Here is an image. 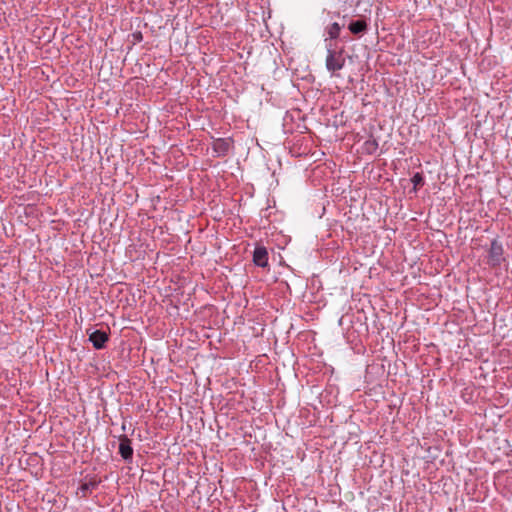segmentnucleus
Instances as JSON below:
<instances>
[{"instance_id":"6","label":"nucleus","mask_w":512,"mask_h":512,"mask_svg":"<svg viewBox=\"0 0 512 512\" xmlns=\"http://www.w3.org/2000/svg\"><path fill=\"white\" fill-rule=\"evenodd\" d=\"M233 146V140L231 138H218L214 140L212 148L216 153V156H226Z\"/></svg>"},{"instance_id":"12","label":"nucleus","mask_w":512,"mask_h":512,"mask_svg":"<svg viewBox=\"0 0 512 512\" xmlns=\"http://www.w3.org/2000/svg\"><path fill=\"white\" fill-rule=\"evenodd\" d=\"M134 37L138 40H141L142 39V34L139 32L137 34H134Z\"/></svg>"},{"instance_id":"1","label":"nucleus","mask_w":512,"mask_h":512,"mask_svg":"<svg viewBox=\"0 0 512 512\" xmlns=\"http://www.w3.org/2000/svg\"><path fill=\"white\" fill-rule=\"evenodd\" d=\"M327 57H326V68L328 71L334 73L341 70L345 65V57L343 56V48L336 51L332 44H327Z\"/></svg>"},{"instance_id":"11","label":"nucleus","mask_w":512,"mask_h":512,"mask_svg":"<svg viewBox=\"0 0 512 512\" xmlns=\"http://www.w3.org/2000/svg\"><path fill=\"white\" fill-rule=\"evenodd\" d=\"M378 149V142L376 139H368L364 142V150L369 154H374Z\"/></svg>"},{"instance_id":"9","label":"nucleus","mask_w":512,"mask_h":512,"mask_svg":"<svg viewBox=\"0 0 512 512\" xmlns=\"http://www.w3.org/2000/svg\"><path fill=\"white\" fill-rule=\"evenodd\" d=\"M341 26L334 22L327 28V33L330 39H337L340 35Z\"/></svg>"},{"instance_id":"7","label":"nucleus","mask_w":512,"mask_h":512,"mask_svg":"<svg viewBox=\"0 0 512 512\" xmlns=\"http://www.w3.org/2000/svg\"><path fill=\"white\" fill-rule=\"evenodd\" d=\"M89 340L95 349H103L109 340V333L104 330H95L89 335Z\"/></svg>"},{"instance_id":"5","label":"nucleus","mask_w":512,"mask_h":512,"mask_svg":"<svg viewBox=\"0 0 512 512\" xmlns=\"http://www.w3.org/2000/svg\"><path fill=\"white\" fill-rule=\"evenodd\" d=\"M119 449L118 452L128 463H131L133 460V447L131 440L126 435L119 436Z\"/></svg>"},{"instance_id":"10","label":"nucleus","mask_w":512,"mask_h":512,"mask_svg":"<svg viewBox=\"0 0 512 512\" xmlns=\"http://www.w3.org/2000/svg\"><path fill=\"white\" fill-rule=\"evenodd\" d=\"M411 182L413 183V190L417 191L425 183L423 174L419 172L415 173L411 178Z\"/></svg>"},{"instance_id":"4","label":"nucleus","mask_w":512,"mask_h":512,"mask_svg":"<svg viewBox=\"0 0 512 512\" xmlns=\"http://www.w3.org/2000/svg\"><path fill=\"white\" fill-rule=\"evenodd\" d=\"M252 261L257 267L269 268V254L267 248L257 244L253 251Z\"/></svg>"},{"instance_id":"8","label":"nucleus","mask_w":512,"mask_h":512,"mask_svg":"<svg viewBox=\"0 0 512 512\" xmlns=\"http://www.w3.org/2000/svg\"><path fill=\"white\" fill-rule=\"evenodd\" d=\"M349 31L355 36H362L368 30V23L365 18L352 20L348 25Z\"/></svg>"},{"instance_id":"3","label":"nucleus","mask_w":512,"mask_h":512,"mask_svg":"<svg viewBox=\"0 0 512 512\" xmlns=\"http://www.w3.org/2000/svg\"><path fill=\"white\" fill-rule=\"evenodd\" d=\"M503 253L502 244L497 239H493L488 251V264L492 267L500 266L503 261Z\"/></svg>"},{"instance_id":"2","label":"nucleus","mask_w":512,"mask_h":512,"mask_svg":"<svg viewBox=\"0 0 512 512\" xmlns=\"http://www.w3.org/2000/svg\"><path fill=\"white\" fill-rule=\"evenodd\" d=\"M101 483V479L96 475H86L81 481L77 490V495L80 498H87L89 494L92 493L93 490L97 489L99 484Z\"/></svg>"}]
</instances>
